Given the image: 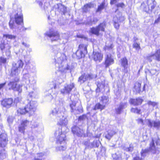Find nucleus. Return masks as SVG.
I'll return each instance as SVG.
<instances>
[{"label": "nucleus", "mask_w": 160, "mask_h": 160, "mask_svg": "<svg viewBox=\"0 0 160 160\" xmlns=\"http://www.w3.org/2000/svg\"><path fill=\"white\" fill-rule=\"evenodd\" d=\"M66 110L63 103L62 102H57L56 107L54 108L51 114L57 119L58 123L60 125L65 126L68 123V120L64 113Z\"/></svg>", "instance_id": "f257e3e1"}, {"label": "nucleus", "mask_w": 160, "mask_h": 160, "mask_svg": "<svg viewBox=\"0 0 160 160\" xmlns=\"http://www.w3.org/2000/svg\"><path fill=\"white\" fill-rule=\"evenodd\" d=\"M26 102L28 104L24 108H20L18 109L17 111L18 115L25 114L28 113L30 115L34 113L37 106L36 102L34 101H30L27 100Z\"/></svg>", "instance_id": "f03ea898"}, {"label": "nucleus", "mask_w": 160, "mask_h": 160, "mask_svg": "<svg viewBox=\"0 0 160 160\" xmlns=\"http://www.w3.org/2000/svg\"><path fill=\"white\" fill-rule=\"evenodd\" d=\"M55 136L57 139V143L60 144L59 146L56 147V151H62L65 150L66 148L65 134L62 133L61 130L59 129L55 132Z\"/></svg>", "instance_id": "7ed1b4c3"}, {"label": "nucleus", "mask_w": 160, "mask_h": 160, "mask_svg": "<svg viewBox=\"0 0 160 160\" xmlns=\"http://www.w3.org/2000/svg\"><path fill=\"white\" fill-rule=\"evenodd\" d=\"M154 142H155L157 145L159 143L160 140L158 137L157 135L156 137L152 139V141L150 144L149 149H145L142 150L141 153L142 156L143 157H145L148 154V152H150L152 153H158L160 151V148L156 147L155 145Z\"/></svg>", "instance_id": "20e7f679"}, {"label": "nucleus", "mask_w": 160, "mask_h": 160, "mask_svg": "<svg viewBox=\"0 0 160 160\" xmlns=\"http://www.w3.org/2000/svg\"><path fill=\"white\" fill-rule=\"evenodd\" d=\"M23 64V62L21 60H18L16 63H13L11 69V75L12 76H17L20 73Z\"/></svg>", "instance_id": "39448f33"}, {"label": "nucleus", "mask_w": 160, "mask_h": 160, "mask_svg": "<svg viewBox=\"0 0 160 160\" xmlns=\"http://www.w3.org/2000/svg\"><path fill=\"white\" fill-rule=\"evenodd\" d=\"M35 75L34 73H25L23 74V78L26 80L27 84L33 86L36 82L35 78Z\"/></svg>", "instance_id": "423d86ee"}, {"label": "nucleus", "mask_w": 160, "mask_h": 160, "mask_svg": "<svg viewBox=\"0 0 160 160\" xmlns=\"http://www.w3.org/2000/svg\"><path fill=\"white\" fill-rule=\"evenodd\" d=\"M106 26L105 22L101 23L98 26L91 28L90 32L92 34L98 36L99 35V32L104 31Z\"/></svg>", "instance_id": "0eeeda50"}, {"label": "nucleus", "mask_w": 160, "mask_h": 160, "mask_svg": "<svg viewBox=\"0 0 160 160\" xmlns=\"http://www.w3.org/2000/svg\"><path fill=\"white\" fill-rule=\"evenodd\" d=\"M79 49L76 52V55L78 58H80L85 56V54L87 53L86 46L83 44L79 45Z\"/></svg>", "instance_id": "6e6552de"}, {"label": "nucleus", "mask_w": 160, "mask_h": 160, "mask_svg": "<svg viewBox=\"0 0 160 160\" xmlns=\"http://www.w3.org/2000/svg\"><path fill=\"white\" fill-rule=\"evenodd\" d=\"M74 86L73 83L66 84L64 85L63 88L61 89V93L63 95L69 94Z\"/></svg>", "instance_id": "1a4fd4ad"}, {"label": "nucleus", "mask_w": 160, "mask_h": 160, "mask_svg": "<svg viewBox=\"0 0 160 160\" xmlns=\"http://www.w3.org/2000/svg\"><path fill=\"white\" fill-rule=\"evenodd\" d=\"M147 59L151 62L153 59H155L158 61H160V49L157 50L155 53H151L147 57Z\"/></svg>", "instance_id": "9d476101"}, {"label": "nucleus", "mask_w": 160, "mask_h": 160, "mask_svg": "<svg viewBox=\"0 0 160 160\" xmlns=\"http://www.w3.org/2000/svg\"><path fill=\"white\" fill-rule=\"evenodd\" d=\"M101 103L97 104L94 108V110L100 109L102 110L105 108V105L108 101V98L106 96H103L101 97Z\"/></svg>", "instance_id": "9b49d317"}, {"label": "nucleus", "mask_w": 160, "mask_h": 160, "mask_svg": "<svg viewBox=\"0 0 160 160\" xmlns=\"http://www.w3.org/2000/svg\"><path fill=\"white\" fill-rule=\"evenodd\" d=\"M146 122L148 126L150 128L154 127L157 130L160 129V121L151 120L150 119H146Z\"/></svg>", "instance_id": "f8f14e48"}, {"label": "nucleus", "mask_w": 160, "mask_h": 160, "mask_svg": "<svg viewBox=\"0 0 160 160\" xmlns=\"http://www.w3.org/2000/svg\"><path fill=\"white\" fill-rule=\"evenodd\" d=\"M124 20V18L122 16L121 13H119L114 17L113 21L115 28L116 29H118L119 27V22L123 21Z\"/></svg>", "instance_id": "ddd939ff"}, {"label": "nucleus", "mask_w": 160, "mask_h": 160, "mask_svg": "<svg viewBox=\"0 0 160 160\" xmlns=\"http://www.w3.org/2000/svg\"><path fill=\"white\" fill-rule=\"evenodd\" d=\"M46 35L51 38L52 41H56L60 39V35L56 31L50 30L49 32H47Z\"/></svg>", "instance_id": "4468645a"}, {"label": "nucleus", "mask_w": 160, "mask_h": 160, "mask_svg": "<svg viewBox=\"0 0 160 160\" xmlns=\"http://www.w3.org/2000/svg\"><path fill=\"white\" fill-rule=\"evenodd\" d=\"M13 100L12 98H6L3 99L1 101V105L3 108L8 109L12 106Z\"/></svg>", "instance_id": "2eb2a0df"}, {"label": "nucleus", "mask_w": 160, "mask_h": 160, "mask_svg": "<svg viewBox=\"0 0 160 160\" xmlns=\"http://www.w3.org/2000/svg\"><path fill=\"white\" fill-rule=\"evenodd\" d=\"M14 19L17 24H21L23 22V17L20 8L18 9L17 12L14 15Z\"/></svg>", "instance_id": "dca6fc26"}, {"label": "nucleus", "mask_w": 160, "mask_h": 160, "mask_svg": "<svg viewBox=\"0 0 160 160\" xmlns=\"http://www.w3.org/2000/svg\"><path fill=\"white\" fill-rule=\"evenodd\" d=\"M29 123V121L27 120H22L18 127V131L21 133H24L26 129V128Z\"/></svg>", "instance_id": "f3484780"}, {"label": "nucleus", "mask_w": 160, "mask_h": 160, "mask_svg": "<svg viewBox=\"0 0 160 160\" xmlns=\"http://www.w3.org/2000/svg\"><path fill=\"white\" fill-rule=\"evenodd\" d=\"M8 142L7 135L2 133L0 135V148H4L7 145Z\"/></svg>", "instance_id": "a211bd4d"}, {"label": "nucleus", "mask_w": 160, "mask_h": 160, "mask_svg": "<svg viewBox=\"0 0 160 160\" xmlns=\"http://www.w3.org/2000/svg\"><path fill=\"white\" fill-rule=\"evenodd\" d=\"M114 63L113 57L110 54H108L105 58V65L106 68H108Z\"/></svg>", "instance_id": "6ab92c4d"}, {"label": "nucleus", "mask_w": 160, "mask_h": 160, "mask_svg": "<svg viewBox=\"0 0 160 160\" xmlns=\"http://www.w3.org/2000/svg\"><path fill=\"white\" fill-rule=\"evenodd\" d=\"M76 104L75 102H73L72 103L70 104L71 112H74L75 114H79L82 112V109L81 105H79L78 108H76Z\"/></svg>", "instance_id": "aec40b11"}, {"label": "nucleus", "mask_w": 160, "mask_h": 160, "mask_svg": "<svg viewBox=\"0 0 160 160\" xmlns=\"http://www.w3.org/2000/svg\"><path fill=\"white\" fill-rule=\"evenodd\" d=\"M58 56V57L55 59L56 67L62 63H65L64 60L66 59V56L63 53H59Z\"/></svg>", "instance_id": "412c9836"}, {"label": "nucleus", "mask_w": 160, "mask_h": 160, "mask_svg": "<svg viewBox=\"0 0 160 160\" xmlns=\"http://www.w3.org/2000/svg\"><path fill=\"white\" fill-rule=\"evenodd\" d=\"M57 67H58L59 70L61 72L66 73L70 71V67L66 62L62 63Z\"/></svg>", "instance_id": "4be33fe9"}, {"label": "nucleus", "mask_w": 160, "mask_h": 160, "mask_svg": "<svg viewBox=\"0 0 160 160\" xmlns=\"http://www.w3.org/2000/svg\"><path fill=\"white\" fill-rule=\"evenodd\" d=\"M72 131L73 133L79 137L83 136L84 132L83 130L81 129L77 126H74L72 128Z\"/></svg>", "instance_id": "5701e85b"}, {"label": "nucleus", "mask_w": 160, "mask_h": 160, "mask_svg": "<svg viewBox=\"0 0 160 160\" xmlns=\"http://www.w3.org/2000/svg\"><path fill=\"white\" fill-rule=\"evenodd\" d=\"M92 57L94 61L100 62L102 59L103 55L98 52L94 51Z\"/></svg>", "instance_id": "b1692460"}, {"label": "nucleus", "mask_w": 160, "mask_h": 160, "mask_svg": "<svg viewBox=\"0 0 160 160\" xmlns=\"http://www.w3.org/2000/svg\"><path fill=\"white\" fill-rule=\"evenodd\" d=\"M91 78L90 75L87 74H84L80 77L78 80V81L80 84L83 83L85 81L90 80Z\"/></svg>", "instance_id": "393cba45"}, {"label": "nucleus", "mask_w": 160, "mask_h": 160, "mask_svg": "<svg viewBox=\"0 0 160 160\" xmlns=\"http://www.w3.org/2000/svg\"><path fill=\"white\" fill-rule=\"evenodd\" d=\"M143 100L140 98H138L136 99H131L129 101L130 103L134 105H138L141 104Z\"/></svg>", "instance_id": "a878e982"}, {"label": "nucleus", "mask_w": 160, "mask_h": 160, "mask_svg": "<svg viewBox=\"0 0 160 160\" xmlns=\"http://www.w3.org/2000/svg\"><path fill=\"white\" fill-rule=\"evenodd\" d=\"M127 107V103H122L119 106L116 108V112L117 113L119 114L122 110Z\"/></svg>", "instance_id": "bb28decb"}, {"label": "nucleus", "mask_w": 160, "mask_h": 160, "mask_svg": "<svg viewBox=\"0 0 160 160\" xmlns=\"http://www.w3.org/2000/svg\"><path fill=\"white\" fill-rule=\"evenodd\" d=\"M141 83L139 82H136L134 86L133 91L136 93H139L141 91Z\"/></svg>", "instance_id": "cd10ccee"}, {"label": "nucleus", "mask_w": 160, "mask_h": 160, "mask_svg": "<svg viewBox=\"0 0 160 160\" xmlns=\"http://www.w3.org/2000/svg\"><path fill=\"white\" fill-rule=\"evenodd\" d=\"M146 3L148 5L147 7L145 8V10L147 11L150 9V7H151V9L154 8V7L153 6V3L152 0H148L146 2Z\"/></svg>", "instance_id": "c85d7f7f"}, {"label": "nucleus", "mask_w": 160, "mask_h": 160, "mask_svg": "<svg viewBox=\"0 0 160 160\" xmlns=\"http://www.w3.org/2000/svg\"><path fill=\"white\" fill-rule=\"evenodd\" d=\"M115 133V132L113 130H109L107 132L105 137L107 139L109 140Z\"/></svg>", "instance_id": "c756f323"}, {"label": "nucleus", "mask_w": 160, "mask_h": 160, "mask_svg": "<svg viewBox=\"0 0 160 160\" xmlns=\"http://www.w3.org/2000/svg\"><path fill=\"white\" fill-rule=\"evenodd\" d=\"M112 157L113 159L116 160H121L122 157L120 153L118 152L112 155Z\"/></svg>", "instance_id": "7c9ffc66"}, {"label": "nucleus", "mask_w": 160, "mask_h": 160, "mask_svg": "<svg viewBox=\"0 0 160 160\" xmlns=\"http://www.w3.org/2000/svg\"><path fill=\"white\" fill-rule=\"evenodd\" d=\"M94 7V5L92 3H89L85 5L83 8L82 9L83 11L87 12L89 10L90 8Z\"/></svg>", "instance_id": "2f4dec72"}, {"label": "nucleus", "mask_w": 160, "mask_h": 160, "mask_svg": "<svg viewBox=\"0 0 160 160\" xmlns=\"http://www.w3.org/2000/svg\"><path fill=\"white\" fill-rule=\"evenodd\" d=\"M97 90H98V89L100 90L103 88L105 86L104 82L103 81H98L97 82Z\"/></svg>", "instance_id": "473e14b6"}, {"label": "nucleus", "mask_w": 160, "mask_h": 160, "mask_svg": "<svg viewBox=\"0 0 160 160\" xmlns=\"http://www.w3.org/2000/svg\"><path fill=\"white\" fill-rule=\"evenodd\" d=\"M121 65L123 67L124 69L128 68V61L126 58H124L121 59Z\"/></svg>", "instance_id": "72a5a7b5"}, {"label": "nucleus", "mask_w": 160, "mask_h": 160, "mask_svg": "<svg viewBox=\"0 0 160 160\" xmlns=\"http://www.w3.org/2000/svg\"><path fill=\"white\" fill-rule=\"evenodd\" d=\"M6 157V151L4 148H2L0 151V158L1 159H3Z\"/></svg>", "instance_id": "f704fd0d"}, {"label": "nucleus", "mask_w": 160, "mask_h": 160, "mask_svg": "<svg viewBox=\"0 0 160 160\" xmlns=\"http://www.w3.org/2000/svg\"><path fill=\"white\" fill-rule=\"evenodd\" d=\"M94 142H90L89 141L85 142L84 144L86 146L87 148H92L94 147Z\"/></svg>", "instance_id": "c9c22d12"}, {"label": "nucleus", "mask_w": 160, "mask_h": 160, "mask_svg": "<svg viewBox=\"0 0 160 160\" xmlns=\"http://www.w3.org/2000/svg\"><path fill=\"white\" fill-rule=\"evenodd\" d=\"M18 80V78H17V80H16V82H9L8 85V88L9 89H12V88H14L13 86L14 85L15 86V85H17V82H16Z\"/></svg>", "instance_id": "e433bc0d"}, {"label": "nucleus", "mask_w": 160, "mask_h": 160, "mask_svg": "<svg viewBox=\"0 0 160 160\" xmlns=\"http://www.w3.org/2000/svg\"><path fill=\"white\" fill-rule=\"evenodd\" d=\"M4 37L6 38L10 39H14L16 38V36L14 35L9 34H3Z\"/></svg>", "instance_id": "4c0bfd02"}, {"label": "nucleus", "mask_w": 160, "mask_h": 160, "mask_svg": "<svg viewBox=\"0 0 160 160\" xmlns=\"http://www.w3.org/2000/svg\"><path fill=\"white\" fill-rule=\"evenodd\" d=\"M9 26L10 28L12 29L16 28V26L12 18H11V19L9 22Z\"/></svg>", "instance_id": "58836bf2"}, {"label": "nucleus", "mask_w": 160, "mask_h": 160, "mask_svg": "<svg viewBox=\"0 0 160 160\" xmlns=\"http://www.w3.org/2000/svg\"><path fill=\"white\" fill-rule=\"evenodd\" d=\"M13 87L14 88H12V89L14 91H18L19 92H21L22 89L21 87H20L19 85H18L17 84L16 85H15V86L13 85Z\"/></svg>", "instance_id": "ea45409f"}, {"label": "nucleus", "mask_w": 160, "mask_h": 160, "mask_svg": "<svg viewBox=\"0 0 160 160\" xmlns=\"http://www.w3.org/2000/svg\"><path fill=\"white\" fill-rule=\"evenodd\" d=\"M147 104L149 106H151L153 107H157L158 105V102L149 101L148 102Z\"/></svg>", "instance_id": "a19ab883"}, {"label": "nucleus", "mask_w": 160, "mask_h": 160, "mask_svg": "<svg viewBox=\"0 0 160 160\" xmlns=\"http://www.w3.org/2000/svg\"><path fill=\"white\" fill-rule=\"evenodd\" d=\"M14 119V118L12 116H10L8 117L7 119V121L9 125L12 124Z\"/></svg>", "instance_id": "79ce46f5"}, {"label": "nucleus", "mask_w": 160, "mask_h": 160, "mask_svg": "<svg viewBox=\"0 0 160 160\" xmlns=\"http://www.w3.org/2000/svg\"><path fill=\"white\" fill-rule=\"evenodd\" d=\"M131 111L132 112L137 114H139L140 112V110L138 109L137 108H132Z\"/></svg>", "instance_id": "37998d69"}, {"label": "nucleus", "mask_w": 160, "mask_h": 160, "mask_svg": "<svg viewBox=\"0 0 160 160\" xmlns=\"http://www.w3.org/2000/svg\"><path fill=\"white\" fill-rule=\"evenodd\" d=\"M105 3L103 2L102 4L98 6V9L97 10V12H98L100 11L102 9H103L104 7Z\"/></svg>", "instance_id": "c03bdc74"}, {"label": "nucleus", "mask_w": 160, "mask_h": 160, "mask_svg": "<svg viewBox=\"0 0 160 160\" xmlns=\"http://www.w3.org/2000/svg\"><path fill=\"white\" fill-rule=\"evenodd\" d=\"M98 21V19L96 18H94L93 19V22H92V21L90 20L89 22H88L87 23V24L90 25L92 24V23L93 24H95Z\"/></svg>", "instance_id": "a18cd8bd"}, {"label": "nucleus", "mask_w": 160, "mask_h": 160, "mask_svg": "<svg viewBox=\"0 0 160 160\" xmlns=\"http://www.w3.org/2000/svg\"><path fill=\"white\" fill-rule=\"evenodd\" d=\"M48 92H49L48 93V92L47 91H46L45 92V94L47 96H48L50 97V99H52L53 98V97H52V96L51 94V92H52V90L51 89L49 90L48 91Z\"/></svg>", "instance_id": "49530a36"}, {"label": "nucleus", "mask_w": 160, "mask_h": 160, "mask_svg": "<svg viewBox=\"0 0 160 160\" xmlns=\"http://www.w3.org/2000/svg\"><path fill=\"white\" fill-rule=\"evenodd\" d=\"M133 47L136 48L137 50H139L140 49V46L139 44L137 43H134L133 44Z\"/></svg>", "instance_id": "de8ad7c7"}, {"label": "nucleus", "mask_w": 160, "mask_h": 160, "mask_svg": "<svg viewBox=\"0 0 160 160\" xmlns=\"http://www.w3.org/2000/svg\"><path fill=\"white\" fill-rule=\"evenodd\" d=\"M137 121L138 124H141L142 125H144L143 121L142 118H138L137 120Z\"/></svg>", "instance_id": "09e8293b"}, {"label": "nucleus", "mask_w": 160, "mask_h": 160, "mask_svg": "<svg viewBox=\"0 0 160 160\" xmlns=\"http://www.w3.org/2000/svg\"><path fill=\"white\" fill-rule=\"evenodd\" d=\"M117 6L118 8L121 7V8H123L125 7V5L123 3H119L117 5Z\"/></svg>", "instance_id": "8fccbe9b"}, {"label": "nucleus", "mask_w": 160, "mask_h": 160, "mask_svg": "<svg viewBox=\"0 0 160 160\" xmlns=\"http://www.w3.org/2000/svg\"><path fill=\"white\" fill-rule=\"evenodd\" d=\"M149 72L151 75H153L156 73V71L155 69H151L149 71Z\"/></svg>", "instance_id": "3c124183"}, {"label": "nucleus", "mask_w": 160, "mask_h": 160, "mask_svg": "<svg viewBox=\"0 0 160 160\" xmlns=\"http://www.w3.org/2000/svg\"><path fill=\"white\" fill-rule=\"evenodd\" d=\"M44 154L42 153H40L37 154L36 156L38 158H42Z\"/></svg>", "instance_id": "603ef678"}, {"label": "nucleus", "mask_w": 160, "mask_h": 160, "mask_svg": "<svg viewBox=\"0 0 160 160\" xmlns=\"http://www.w3.org/2000/svg\"><path fill=\"white\" fill-rule=\"evenodd\" d=\"M62 38L65 39L66 41L67 40L68 37L67 34L65 33L62 34Z\"/></svg>", "instance_id": "864d4df0"}, {"label": "nucleus", "mask_w": 160, "mask_h": 160, "mask_svg": "<svg viewBox=\"0 0 160 160\" xmlns=\"http://www.w3.org/2000/svg\"><path fill=\"white\" fill-rule=\"evenodd\" d=\"M133 149V148L132 146H130L129 148L125 149V150L127 151H132Z\"/></svg>", "instance_id": "5fc2aeb1"}, {"label": "nucleus", "mask_w": 160, "mask_h": 160, "mask_svg": "<svg viewBox=\"0 0 160 160\" xmlns=\"http://www.w3.org/2000/svg\"><path fill=\"white\" fill-rule=\"evenodd\" d=\"M87 118L86 116V115H83L82 116H80L79 118V120H82L83 119H85Z\"/></svg>", "instance_id": "6e6d98bb"}, {"label": "nucleus", "mask_w": 160, "mask_h": 160, "mask_svg": "<svg viewBox=\"0 0 160 160\" xmlns=\"http://www.w3.org/2000/svg\"><path fill=\"white\" fill-rule=\"evenodd\" d=\"M21 100V98L19 97H17L15 99V101L16 102V103L18 102H19Z\"/></svg>", "instance_id": "4d7b16f0"}, {"label": "nucleus", "mask_w": 160, "mask_h": 160, "mask_svg": "<svg viewBox=\"0 0 160 160\" xmlns=\"http://www.w3.org/2000/svg\"><path fill=\"white\" fill-rule=\"evenodd\" d=\"M0 59H1V61L3 63H5L6 62V58H4L1 57Z\"/></svg>", "instance_id": "13d9d810"}, {"label": "nucleus", "mask_w": 160, "mask_h": 160, "mask_svg": "<svg viewBox=\"0 0 160 160\" xmlns=\"http://www.w3.org/2000/svg\"><path fill=\"white\" fill-rule=\"evenodd\" d=\"M0 48L2 51L5 48V46L4 44L2 43L0 45Z\"/></svg>", "instance_id": "bf43d9fd"}, {"label": "nucleus", "mask_w": 160, "mask_h": 160, "mask_svg": "<svg viewBox=\"0 0 160 160\" xmlns=\"http://www.w3.org/2000/svg\"><path fill=\"white\" fill-rule=\"evenodd\" d=\"M22 44L26 47H28L29 46V45L28 44L23 42H22Z\"/></svg>", "instance_id": "052dcab7"}, {"label": "nucleus", "mask_w": 160, "mask_h": 160, "mask_svg": "<svg viewBox=\"0 0 160 160\" xmlns=\"http://www.w3.org/2000/svg\"><path fill=\"white\" fill-rule=\"evenodd\" d=\"M53 48L54 49V51H55L56 49L57 50V51H58L59 49V48H57V47L56 46H54Z\"/></svg>", "instance_id": "680f3d73"}, {"label": "nucleus", "mask_w": 160, "mask_h": 160, "mask_svg": "<svg viewBox=\"0 0 160 160\" xmlns=\"http://www.w3.org/2000/svg\"><path fill=\"white\" fill-rule=\"evenodd\" d=\"M5 84V83L0 84V89L2 88L4 86Z\"/></svg>", "instance_id": "e2e57ef3"}, {"label": "nucleus", "mask_w": 160, "mask_h": 160, "mask_svg": "<svg viewBox=\"0 0 160 160\" xmlns=\"http://www.w3.org/2000/svg\"><path fill=\"white\" fill-rule=\"evenodd\" d=\"M3 128L2 125V124H0V132L1 131V130H2Z\"/></svg>", "instance_id": "0e129e2a"}, {"label": "nucleus", "mask_w": 160, "mask_h": 160, "mask_svg": "<svg viewBox=\"0 0 160 160\" xmlns=\"http://www.w3.org/2000/svg\"><path fill=\"white\" fill-rule=\"evenodd\" d=\"M29 138L31 140H33L34 138L33 136H29Z\"/></svg>", "instance_id": "69168bd1"}, {"label": "nucleus", "mask_w": 160, "mask_h": 160, "mask_svg": "<svg viewBox=\"0 0 160 160\" xmlns=\"http://www.w3.org/2000/svg\"><path fill=\"white\" fill-rule=\"evenodd\" d=\"M42 158H38L36 157V156H35L34 158V160H41Z\"/></svg>", "instance_id": "338daca9"}, {"label": "nucleus", "mask_w": 160, "mask_h": 160, "mask_svg": "<svg viewBox=\"0 0 160 160\" xmlns=\"http://www.w3.org/2000/svg\"><path fill=\"white\" fill-rule=\"evenodd\" d=\"M134 160H140L139 158L137 157L134 158Z\"/></svg>", "instance_id": "774afa93"}]
</instances>
